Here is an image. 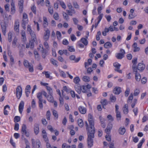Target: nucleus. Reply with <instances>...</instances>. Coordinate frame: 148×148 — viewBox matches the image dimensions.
<instances>
[{
  "mask_svg": "<svg viewBox=\"0 0 148 148\" xmlns=\"http://www.w3.org/2000/svg\"><path fill=\"white\" fill-rule=\"evenodd\" d=\"M59 2L60 5L62 6V8L65 9L66 8V6L64 3L62 1H58Z\"/></svg>",
  "mask_w": 148,
  "mask_h": 148,
  "instance_id": "5fc2aeb1",
  "label": "nucleus"
},
{
  "mask_svg": "<svg viewBox=\"0 0 148 148\" xmlns=\"http://www.w3.org/2000/svg\"><path fill=\"white\" fill-rule=\"evenodd\" d=\"M56 35L57 39L60 41L62 38V34L59 31H57L56 32Z\"/></svg>",
  "mask_w": 148,
  "mask_h": 148,
  "instance_id": "a878e982",
  "label": "nucleus"
},
{
  "mask_svg": "<svg viewBox=\"0 0 148 148\" xmlns=\"http://www.w3.org/2000/svg\"><path fill=\"white\" fill-rule=\"evenodd\" d=\"M62 14L64 18L66 20L68 21L69 20V18L67 14L65 12H63Z\"/></svg>",
  "mask_w": 148,
  "mask_h": 148,
  "instance_id": "de8ad7c7",
  "label": "nucleus"
},
{
  "mask_svg": "<svg viewBox=\"0 0 148 148\" xmlns=\"http://www.w3.org/2000/svg\"><path fill=\"white\" fill-rule=\"evenodd\" d=\"M57 93L60 96L59 101L60 103L61 104H63L64 103V101L63 99V97L66 100H68L69 99V97L68 96H64L63 95V90H62V95L60 91L59 90H56Z\"/></svg>",
  "mask_w": 148,
  "mask_h": 148,
  "instance_id": "20e7f679",
  "label": "nucleus"
},
{
  "mask_svg": "<svg viewBox=\"0 0 148 148\" xmlns=\"http://www.w3.org/2000/svg\"><path fill=\"white\" fill-rule=\"evenodd\" d=\"M99 119L100 121L101 126L103 128H104L106 126L105 123H104V122L105 121V119L103 118L101 116H99Z\"/></svg>",
  "mask_w": 148,
  "mask_h": 148,
  "instance_id": "4be33fe9",
  "label": "nucleus"
},
{
  "mask_svg": "<svg viewBox=\"0 0 148 148\" xmlns=\"http://www.w3.org/2000/svg\"><path fill=\"white\" fill-rule=\"evenodd\" d=\"M123 112L125 114H127L128 112V106L127 104H125L123 108Z\"/></svg>",
  "mask_w": 148,
  "mask_h": 148,
  "instance_id": "b1692460",
  "label": "nucleus"
},
{
  "mask_svg": "<svg viewBox=\"0 0 148 148\" xmlns=\"http://www.w3.org/2000/svg\"><path fill=\"white\" fill-rule=\"evenodd\" d=\"M20 120V118L19 116H16L14 118V122H18Z\"/></svg>",
  "mask_w": 148,
  "mask_h": 148,
  "instance_id": "4d7b16f0",
  "label": "nucleus"
},
{
  "mask_svg": "<svg viewBox=\"0 0 148 148\" xmlns=\"http://www.w3.org/2000/svg\"><path fill=\"white\" fill-rule=\"evenodd\" d=\"M34 130L35 133L36 135L39 132V125L37 123H35L34 125Z\"/></svg>",
  "mask_w": 148,
  "mask_h": 148,
  "instance_id": "412c9836",
  "label": "nucleus"
},
{
  "mask_svg": "<svg viewBox=\"0 0 148 148\" xmlns=\"http://www.w3.org/2000/svg\"><path fill=\"white\" fill-rule=\"evenodd\" d=\"M22 92V87L20 86H18L16 88V95L18 99H19L21 97Z\"/></svg>",
  "mask_w": 148,
  "mask_h": 148,
  "instance_id": "0eeeda50",
  "label": "nucleus"
},
{
  "mask_svg": "<svg viewBox=\"0 0 148 148\" xmlns=\"http://www.w3.org/2000/svg\"><path fill=\"white\" fill-rule=\"evenodd\" d=\"M42 96H44L45 97L46 96V93L43 90H42L37 94V97L39 101H43Z\"/></svg>",
  "mask_w": 148,
  "mask_h": 148,
  "instance_id": "39448f33",
  "label": "nucleus"
},
{
  "mask_svg": "<svg viewBox=\"0 0 148 148\" xmlns=\"http://www.w3.org/2000/svg\"><path fill=\"white\" fill-rule=\"evenodd\" d=\"M53 114L54 117L55 119H57L58 118V114L57 111L53 110Z\"/></svg>",
  "mask_w": 148,
  "mask_h": 148,
  "instance_id": "4c0bfd02",
  "label": "nucleus"
},
{
  "mask_svg": "<svg viewBox=\"0 0 148 148\" xmlns=\"http://www.w3.org/2000/svg\"><path fill=\"white\" fill-rule=\"evenodd\" d=\"M133 94L132 93H131L128 97V100L127 101L129 103L130 102V101L132 100L133 99Z\"/></svg>",
  "mask_w": 148,
  "mask_h": 148,
  "instance_id": "338daca9",
  "label": "nucleus"
},
{
  "mask_svg": "<svg viewBox=\"0 0 148 148\" xmlns=\"http://www.w3.org/2000/svg\"><path fill=\"white\" fill-rule=\"evenodd\" d=\"M92 60L90 59H89L88 60L87 62H85V67L86 68L89 66L91 65L92 64Z\"/></svg>",
  "mask_w": 148,
  "mask_h": 148,
  "instance_id": "7c9ffc66",
  "label": "nucleus"
},
{
  "mask_svg": "<svg viewBox=\"0 0 148 148\" xmlns=\"http://www.w3.org/2000/svg\"><path fill=\"white\" fill-rule=\"evenodd\" d=\"M71 38L72 41H75L77 39L75 36L74 34H72L71 35Z\"/></svg>",
  "mask_w": 148,
  "mask_h": 148,
  "instance_id": "69168bd1",
  "label": "nucleus"
},
{
  "mask_svg": "<svg viewBox=\"0 0 148 148\" xmlns=\"http://www.w3.org/2000/svg\"><path fill=\"white\" fill-rule=\"evenodd\" d=\"M77 122L78 125L79 127H83L84 125V123L82 119H78Z\"/></svg>",
  "mask_w": 148,
  "mask_h": 148,
  "instance_id": "c85d7f7f",
  "label": "nucleus"
},
{
  "mask_svg": "<svg viewBox=\"0 0 148 148\" xmlns=\"http://www.w3.org/2000/svg\"><path fill=\"white\" fill-rule=\"evenodd\" d=\"M24 103L23 101H21L19 106L18 109L20 113L21 114L23 111V107L24 106Z\"/></svg>",
  "mask_w": 148,
  "mask_h": 148,
  "instance_id": "2eb2a0df",
  "label": "nucleus"
},
{
  "mask_svg": "<svg viewBox=\"0 0 148 148\" xmlns=\"http://www.w3.org/2000/svg\"><path fill=\"white\" fill-rule=\"evenodd\" d=\"M132 47L133 48V51L134 52L138 51L140 50V48L137 47V43L136 42L133 43Z\"/></svg>",
  "mask_w": 148,
  "mask_h": 148,
  "instance_id": "dca6fc26",
  "label": "nucleus"
},
{
  "mask_svg": "<svg viewBox=\"0 0 148 148\" xmlns=\"http://www.w3.org/2000/svg\"><path fill=\"white\" fill-rule=\"evenodd\" d=\"M46 133L45 130L42 129V135L45 141H46Z\"/></svg>",
  "mask_w": 148,
  "mask_h": 148,
  "instance_id": "58836bf2",
  "label": "nucleus"
},
{
  "mask_svg": "<svg viewBox=\"0 0 148 148\" xmlns=\"http://www.w3.org/2000/svg\"><path fill=\"white\" fill-rule=\"evenodd\" d=\"M133 70L134 72H135V78L137 82L140 81V80L141 77L140 74L137 72V69L136 67L135 68V67L134 66Z\"/></svg>",
  "mask_w": 148,
  "mask_h": 148,
  "instance_id": "1a4fd4ad",
  "label": "nucleus"
},
{
  "mask_svg": "<svg viewBox=\"0 0 148 148\" xmlns=\"http://www.w3.org/2000/svg\"><path fill=\"white\" fill-rule=\"evenodd\" d=\"M145 68V66L142 63H139L137 66L138 70L140 71H142Z\"/></svg>",
  "mask_w": 148,
  "mask_h": 148,
  "instance_id": "a211bd4d",
  "label": "nucleus"
},
{
  "mask_svg": "<svg viewBox=\"0 0 148 148\" xmlns=\"http://www.w3.org/2000/svg\"><path fill=\"white\" fill-rule=\"evenodd\" d=\"M114 66L115 67V70L120 73H122V71L120 70V67L121 66L120 64L117 62L114 63L113 64Z\"/></svg>",
  "mask_w": 148,
  "mask_h": 148,
  "instance_id": "9d476101",
  "label": "nucleus"
},
{
  "mask_svg": "<svg viewBox=\"0 0 148 148\" xmlns=\"http://www.w3.org/2000/svg\"><path fill=\"white\" fill-rule=\"evenodd\" d=\"M116 97L111 95L110 96V100L112 102H114L116 100Z\"/></svg>",
  "mask_w": 148,
  "mask_h": 148,
  "instance_id": "09e8293b",
  "label": "nucleus"
},
{
  "mask_svg": "<svg viewBox=\"0 0 148 148\" xmlns=\"http://www.w3.org/2000/svg\"><path fill=\"white\" fill-rule=\"evenodd\" d=\"M38 49L42 53V56L43 58H45L46 56V50L45 49H44L42 45L40 44Z\"/></svg>",
  "mask_w": 148,
  "mask_h": 148,
  "instance_id": "6e6552de",
  "label": "nucleus"
},
{
  "mask_svg": "<svg viewBox=\"0 0 148 148\" xmlns=\"http://www.w3.org/2000/svg\"><path fill=\"white\" fill-rule=\"evenodd\" d=\"M7 108H8L9 110H10V107L9 105H7L5 106L4 109V114L5 115H8V111L7 110H6V109Z\"/></svg>",
  "mask_w": 148,
  "mask_h": 148,
  "instance_id": "c9c22d12",
  "label": "nucleus"
},
{
  "mask_svg": "<svg viewBox=\"0 0 148 148\" xmlns=\"http://www.w3.org/2000/svg\"><path fill=\"white\" fill-rule=\"evenodd\" d=\"M137 102V99H134L132 101L131 105L132 108H133L135 105L136 104Z\"/></svg>",
  "mask_w": 148,
  "mask_h": 148,
  "instance_id": "3c124183",
  "label": "nucleus"
},
{
  "mask_svg": "<svg viewBox=\"0 0 148 148\" xmlns=\"http://www.w3.org/2000/svg\"><path fill=\"white\" fill-rule=\"evenodd\" d=\"M145 139L143 138L138 144V148H141L143 143L145 142Z\"/></svg>",
  "mask_w": 148,
  "mask_h": 148,
  "instance_id": "c03bdc74",
  "label": "nucleus"
},
{
  "mask_svg": "<svg viewBox=\"0 0 148 148\" xmlns=\"http://www.w3.org/2000/svg\"><path fill=\"white\" fill-rule=\"evenodd\" d=\"M24 65L27 68L30 66L31 64L29 63L27 60H25L24 61Z\"/></svg>",
  "mask_w": 148,
  "mask_h": 148,
  "instance_id": "49530a36",
  "label": "nucleus"
},
{
  "mask_svg": "<svg viewBox=\"0 0 148 148\" xmlns=\"http://www.w3.org/2000/svg\"><path fill=\"white\" fill-rule=\"evenodd\" d=\"M22 137L23 136V135H25L26 137H28L29 135V132L27 130L22 132Z\"/></svg>",
  "mask_w": 148,
  "mask_h": 148,
  "instance_id": "8fccbe9b",
  "label": "nucleus"
},
{
  "mask_svg": "<svg viewBox=\"0 0 148 148\" xmlns=\"http://www.w3.org/2000/svg\"><path fill=\"white\" fill-rule=\"evenodd\" d=\"M28 19L23 20L22 21V25L23 28L25 29H26V25L27 23Z\"/></svg>",
  "mask_w": 148,
  "mask_h": 148,
  "instance_id": "bb28decb",
  "label": "nucleus"
},
{
  "mask_svg": "<svg viewBox=\"0 0 148 148\" xmlns=\"http://www.w3.org/2000/svg\"><path fill=\"white\" fill-rule=\"evenodd\" d=\"M112 44L109 42H106L104 45V47L106 48H109L112 47Z\"/></svg>",
  "mask_w": 148,
  "mask_h": 148,
  "instance_id": "2f4dec72",
  "label": "nucleus"
},
{
  "mask_svg": "<svg viewBox=\"0 0 148 148\" xmlns=\"http://www.w3.org/2000/svg\"><path fill=\"white\" fill-rule=\"evenodd\" d=\"M32 148H40V143L38 140H36L32 139Z\"/></svg>",
  "mask_w": 148,
  "mask_h": 148,
  "instance_id": "423d86ee",
  "label": "nucleus"
},
{
  "mask_svg": "<svg viewBox=\"0 0 148 148\" xmlns=\"http://www.w3.org/2000/svg\"><path fill=\"white\" fill-rule=\"evenodd\" d=\"M67 12L68 13L69 15L70 16H72V13L75 14V11L74 10H73L72 12L70 10H66Z\"/></svg>",
  "mask_w": 148,
  "mask_h": 148,
  "instance_id": "13d9d810",
  "label": "nucleus"
},
{
  "mask_svg": "<svg viewBox=\"0 0 148 148\" xmlns=\"http://www.w3.org/2000/svg\"><path fill=\"white\" fill-rule=\"evenodd\" d=\"M71 89L68 87L66 86H65L63 87V90L66 92L67 93H69L71 91Z\"/></svg>",
  "mask_w": 148,
  "mask_h": 148,
  "instance_id": "ea45409f",
  "label": "nucleus"
},
{
  "mask_svg": "<svg viewBox=\"0 0 148 148\" xmlns=\"http://www.w3.org/2000/svg\"><path fill=\"white\" fill-rule=\"evenodd\" d=\"M50 61L51 63L55 66L57 67L58 66V62L56 60L53 58L50 59Z\"/></svg>",
  "mask_w": 148,
  "mask_h": 148,
  "instance_id": "c756f323",
  "label": "nucleus"
},
{
  "mask_svg": "<svg viewBox=\"0 0 148 148\" xmlns=\"http://www.w3.org/2000/svg\"><path fill=\"white\" fill-rule=\"evenodd\" d=\"M19 22L18 20H16L15 22L14 29V30L16 32H19Z\"/></svg>",
  "mask_w": 148,
  "mask_h": 148,
  "instance_id": "4468645a",
  "label": "nucleus"
},
{
  "mask_svg": "<svg viewBox=\"0 0 148 148\" xmlns=\"http://www.w3.org/2000/svg\"><path fill=\"white\" fill-rule=\"evenodd\" d=\"M17 40V38L16 37H15L14 38L12 42V46L13 47L15 48L16 47Z\"/></svg>",
  "mask_w": 148,
  "mask_h": 148,
  "instance_id": "473e14b6",
  "label": "nucleus"
},
{
  "mask_svg": "<svg viewBox=\"0 0 148 148\" xmlns=\"http://www.w3.org/2000/svg\"><path fill=\"white\" fill-rule=\"evenodd\" d=\"M101 35V32L100 31L98 32L96 35V40H100V36Z\"/></svg>",
  "mask_w": 148,
  "mask_h": 148,
  "instance_id": "0e129e2a",
  "label": "nucleus"
},
{
  "mask_svg": "<svg viewBox=\"0 0 148 148\" xmlns=\"http://www.w3.org/2000/svg\"><path fill=\"white\" fill-rule=\"evenodd\" d=\"M11 11L10 13L12 14H14L15 12V8L14 2L12 0L11 4Z\"/></svg>",
  "mask_w": 148,
  "mask_h": 148,
  "instance_id": "ddd939ff",
  "label": "nucleus"
},
{
  "mask_svg": "<svg viewBox=\"0 0 148 148\" xmlns=\"http://www.w3.org/2000/svg\"><path fill=\"white\" fill-rule=\"evenodd\" d=\"M27 127L25 125L23 124L22 126L21 133L26 131Z\"/></svg>",
  "mask_w": 148,
  "mask_h": 148,
  "instance_id": "6e6d98bb",
  "label": "nucleus"
},
{
  "mask_svg": "<svg viewBox=\"0 0 148 148\" xmlns=\"http://www.w3.org/2000/svg\"><path fill=\"white\" fill-rule=\"evenodd\" d=\"M37 42V41L36 42H34L32 40L31 41L29 42V44L30 45V47L31 49H33L34 47V42Z\"/></svg>",
  "mask_w": 148,
  "mask_h": 148,
  "instance_id": "864d4df0",
  "label": "nucleus"
},
{
  "mask_svg": "<svg viewBox=\"0 0 148 148\" xmlns=\"http://www.w3.org/2000/svg\"><path fill=\"white\" fill-rule=\"evenodd\" d=\"M116 116L117 119L120 120L121 117V113L120 112H116Z\"/></svg>",
  "mask_w": 148,
  "mask_h": 148,
  "instance_id": "e2e57ef3",
  "label": "nucleus"
},
{
  "mask_svg": "<svg viewBox=\"0 0 148 148\" xmlns=\"http://www.w3.org/2000/svg\"><path fill=\"white\" fill-rule=\"evenodd\" d=\"M147 81V79L146 77H143L141 79V83L143 84H145Z\"/></svg>",
  "mask_w": 148,
  "mask_h": 148,
  "instance_id": "bf43d9fd",
  "label": "nucleus"
},
{
  "mask_svg": "<svg viewBox=\"0 0 148 148\" xmlns=\"http://www.w3.org/2000/svg\"><path fill=\"white\" fill-rule=\"evenodd\" d=\"M140 93V90L136 88L135 89L134 94V96H137Z\"/></svg>",
  "mask_w": 148,
  "mask_h": 148,
  "instance_id": "603ef678",
  "label": "nucleus"
},
{
  "mask_svg": "<svg viewBox=\"0 0 148 148\" xmlns=\"http://www.w3.org/2000/svg\"><path fill=\"white\" fill-rule=\"evenodd\" d=\"M85 124L86 127V129L88 131V138L87 139V143L88 147H91L93 145V138L94 137V134L95 132L93 130L90 132L89 129L88 128V123L87 121L85 122Z\"/></svg>",
  "mask_w": 148,
  "mask_h": 148,
  "instance_id": "f257e3e1",
  "label": "nucleus"
},
{
  "mask_svg": "<svg viewBox=\"0 0 148 148\" xmlns=\"http://www.w3.org/2000/svg\"><path fill=\"white\" fill-rule=\"evenodd\" d=\"M126 132L125 128L124 127H120L119 129V133L121 135H124Z\"/></svg>",
  "mask_w": 148,
  "mask_h": 148,
  "instance_id": "6ab92c4d",
  "label": "nucleus"
},
{
  "mask_svg": "<svg viewBox=\"0 0 148 148\" xmlns=\"http://www.w3.org/2000/svg\"><path fill=\"white\" fill-rule=\"evenodd\" d=\"M99 14V16H98L97 18V19H98V21L97 22L98 24H99L100 22L101 21V19H102L103 14Z\"/></svg>",
  "mask_w": 148,
  "mask_h": 148,
  "instance_id": "a18cd8bd",
  "label": "nucleus"
},
{
  "mask_svg": "<svg viewBox=\"0 0 148 148\" xmlns=\"http://www.w3.org/2000/svg\"><path fill=\"white\" fill-rule=\"evenodd\" d=\"M86 38H82L81 39V41L85 45H86L88 44V41Z\"/></svg>",
  "mask_w": 148,
  "mask_h": 148,
  "instance_id": "72a5a7b5",
  "label": "nucleus"
},
{
  "mask_svg": "<svg viewBox=\"0 0 148 148\" xmlns=\"http://www.w3.org/2000/svg\"><path fill=\"white\" fill-rule=\"evenodd\" d=\"M100 102L102 105H105L106 104L107 101L106 99H102L101 100Z\"/></svg>",
  "mask_w": 148,
  "mask_h": 148,
  "instance_id": "052dcab7",
  "label": "nucleus"
},
{
  "mask_svg": "<svg viewBox=\"0 0 148 148\" xmlns=\"http://www.w3.org/2000/svg\"><path fill=\"white\" fill-rule=\"evenodd\" d=\"M2 32L4 35L5 36L6 34V27L4 25H1Z\"/></svg>",
  "mask_w": 148,
  "mask_h": 148,
  "instance_id": "f704fd0d",
  "label": "nucleus"
},
{
  "mask_svg": "<svg viewBox=\"0 0 148 148\" xmlns=\"http://www.w3.org/2000/svg\"><path fill=\"white\" fill-rule=\"evenodd\" d=\"M107 118L108 119V120L109 121H112L114 120L113 118L110 114L108 115L107 116Z\"/></svg>",
  "mask_w": 148,
  "mask_h": 148,
  "instance_id": "680f3d73",
  "label": "nucleus"
},
{
  "mask_svg": "<svg viewBox=\"0 0 148 148\" xmlns=\"http://www.w3.org/2000/svg\"><path fill=\"white\" fill-rule=\"evenodd\" d=\"M80 81V79L78 77H76L73 79V82L76 84V85H79L78 84Z\"/></svg>",
  "mask_w": 148,
  "mask_h": 148,
  "instance_id": "cd10ccee",
  "label": "nucleus"
},
{
  "mask_svg": "<svg viewBox=\"0 0 148 148\" xmlns=\"http://www.w3.org/2000/svg\"><path fill=\"white\" fill-rule=\"evenodd\" d=\"M82 79L84 81L86 82H88L90 80V77L86 76H84L82 77Z\"/></svg>",
  "mask_w": 148,
  "mask_h": 148,
  "instance_id": "e433bc0d",
  "label": "nucleus"
},
{
  "mask_svg": "<svg viewBox=\"0 0 148 148\" xmlns=\"http://www.w3.org/2000/svg\"><path fill=\"white\" fill-rule=\"evenodd\" d=\"M78 110L82 114H84L86 112V108L82 106H80L78 108Z\"/></svg>",
  "mask_w": 148,
  "mask_h": 148,
  "instance_id": "aec40b11",
  "label": "nucleus"
},
{
  "mask_svg": "<svg viewBox=\"0 0 148 148\" xmlns=\"http://www.w3.org/2000/svg\"><path fill=\"white\" fill-rule=\"evenodd\" d=\"M114 92L115 94H119L121 92L120 87H116L114 90Z\"/></svg>",
  "mask_w": 148,
  "mask_h": 148,
  "instance_id": "393cba45",
  "label": "nucleus"
},
{
  "mask_svg": "<svg viewBox=\"0 0 148 148\" xmlns=\"http://www.w3.org/2000/svg\"><path fill=\"white\" fill-rule=\"evenodd\" d=\"M88 121L89 122V125L90 126V127H89L88 126V129L90 130V132H92V130H93L94 132H95L93 119L88 120Z\"/></svg>",
  "mask_w": 148,
  "mask_h": 148,
  "instance_id": "9b49d317",
  "label": "nucleus"
},
{
  "mask_svg": "<svg viewBox=\"0 0 148 148\" xmlns=\"http://www.w3.org/2000/svg\"><path fill=\"white\" fill-rule=\"evenodd\" d=\"M31 36L32 37V39L33 41L36 42V35L34 32L32 31L29 33Z\"/></svg>",
  "mask_w": 148,
  "mask_h": 148,
  "instance_id": "5701e85b",
  "label": "nucleus"
},
{
  "mask_svg": "<svg viewBox=\"0 0 148 148\" xmlns=\"http://www.w3.org/2000/svg\"><path fill=\"white\" fill-rule=\"evenodd\" d=\"M12 33L11 32H9L8 35V40L9 42H11L12 40Z\"/></svg>",
  "mask_w": 148,
  "mask_h": 148,
  "instance_id": "79ce46f5",
  "label": "nucleus"
},
{
  "mask_svg": "<svg viewBox=\"0 0 148 148\" xmlns=\"http://www.w3.org/2000/svg\"><path fill=\"white\" fill-rule=\"evenodd\" d=\"M18 5L19 7V11L20 13L22 12L23 10V0H18Z\"/></svg>",
  "mask_w": 148,
  "mask_h": 148,
  "instance_id": "f8f14e48",
  "label": "nucleus"
},
{
  "mask_svg": "<svg viewBox=\"0 0 148 148\" xmlns=\"http://www.w3.org/2000/svg\"><path fill=\"white\" fill-rule=\"evenodd\" d=\"M116 57L119 59H121L124 57V55L120 53H117L116 54Z\"/></svg>",
  "mask_w": 148,
  "mask_h": 148,
  "instance_id": "a19ab883",
  "label": "nucleus"
},
{
  "mask_svg": "<svg viewBox=\"0 0 148 148\" xmlns=\"http://www.w3.org/2000/svg\"><path fill=\"white\" fill-rule=\"evenodd\" d=\"M103 8V6L102 5L100 4L98 7L97 12L98 14H101V11Z\"/></svg>",
  "mask_w": 148,
  "mask_h": 148,
  "instance_id": "37998d69",
  "label": "nucleus"
},
{
  "mask_svg": "<svg viewBox=\"0 0 148 148\" xmlns=\"http://www.w3.org/2000/svg\"><path fill=\"white\" fill-rule=\"evenodd\" d=\"M48 84L47 83V93H48L49 95L47 96V99L51 103H54V106L56 107L57 106V103L53 100V97L52 96L53 90L50 87L47 86Z\"/></svg>",
  "mask_w": 148,
  "mask_h": 148,
  "instance_id": "f03ea898",
  "label": "nucleus"
},
{
  "mask_svg": "<svg viewBox=\"0 0 148 148\" xmlns=\"http://www.w3.org/2000/svg\"><path fill=\"white\" fill-rule=\"evenodd\" d=\"M21 34L22 41L25 42L26 40V38L25 32L24 30H22L21 31Z\"/></svg>",
  "mask_w": 148,
  "mask_h": 148,
  "instance_id": "f3484780",
  "label": "nucleus"
},
{
  "mask_svg": "<svg viewBox=\"0 0 148 148\" xmlns=\"http://www.w3.org/2000/svg\"><path fill=\"white\" fill-rule=\"evenodd\" d=\"M146 40L145 38H143L142 39L140 40L139 42L140 44L143 45L144 44Z\"/></svg>",
  "mask_w": 148,
  "mask_h": 148,
  "instance_id": "774afa93",
  "label": "nucleus"
},
{
  "mask_svg": "<svg viewBox=\"0 0 148 148\" xmlns=\"http://www.w3.org/2000/svg\"><path fill=\"white\" fill-rule=\"evenodd\" d=\"M76 91L79 94L81 93L82 92L83 93H86L88 92V89L85 86H79V85H76L75 86Z\"/></svg>",
  "mask_w": 148,
  "mask_h": 148,
  "instance_id": "7ed1b4c3",
  "label": "nucleus"
}]
</instances>
